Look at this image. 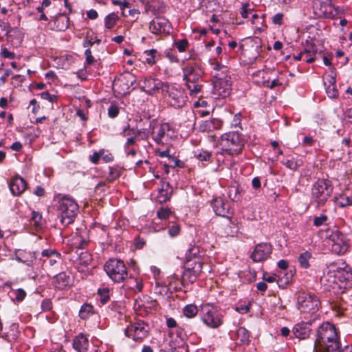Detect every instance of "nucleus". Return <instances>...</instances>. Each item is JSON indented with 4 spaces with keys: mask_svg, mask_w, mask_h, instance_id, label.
I'll list each match as a JSON object with an SVG mask.
<instances>
[{
    "mask_svg": "<svg viewBox=\"0 0 352 352\" xmlns=\"http://www.w3.org/2000/svg\"><path fill=\"white\" fill-rule=\"evenodd\" d=\"M124 333L136 342H142L148 336V325L143 321H138L128 325Z\"/></svg>",
    "mask_w": 352,
    "mask_h": 352,
    "instance_id": "14",
    "label": "nucleus"
},
{
    "mask_svg": "<svg viewBox=\"0 0 352 352\" xmlns=\"http://www.w3.org/2000/svg\"><path fill=\"white\" fill-rule=\"evenodd\" d=\"M14 259L28 267H33L37 262V256L35 252L27 250L17 249L14 252Z\"/></svg>",
    "mask_w": 352,
    "mask_h": 352,
    "instance_id": "21",
    "label": "nucleus"
},
{
    "mask_svg": "<svg viewBox=\"0 0 352 352\" xmlns=\"http://www.w3.org/2000/svg\"><path fill=\"white\" fill-rule=\"evenodd\" d=\"M212 94L215 98H226L231 91V78L227 74L215 73L213 74Z\"/></svg>",
    "mask_w": 352,
    "mask_h": 352,
    "instance_id": "9",
    "label": "nucleus"
},
{
    "mask_svg": "<svg viewBox=\"0 0 352 352\" xmlns=\"http://www.w3.org/2000/svg\"><path fill=\"white\" fill-rule=\"evenodd\" d=\"M237 337L240 340L242 344H249L250 332L244 327H240L237 331Z\"/></svg>",
    "mask_w": 352,
    "mask_h": 352,
    "instance_id": "40",
    "label": "nucleus"
},
{
    "mask_svg": "<svg viewBox=\"0 0 352 352\" xmlns=\"http://www.w3.org/2000/svg\"><path fill=\"white\" fill-rule=\"evenodd\" d=\"M303 54H313L317 56H321L322 52H318L316 45L313 42L306 41V45L302 51Z\"/></svg>",
    "mask_w": 352,
    "mask_h": 352,
    "instance_id": "35",
    "label": "nucleus"
},
{
    "mask_svg": "<svg viewBox=\"0 0 352 352\" xmlns=\"http://www.w3.org/2000/svg\"><path fill=\"white\" fill-rule=\"evenodd\" d=\"M132 133L135 136L138 141L139 140H146L149 137V131L146 129H132Z\"/></svg>",
    "mask_w": 352,
    "mask_h": 352,
    "instance_id": "43",
    "label": "nucleus"
},
{
    "mask_svg": "<svg viewBox=\"0 0 352 352\" xmlns=\"http://www.w3.org/2000/svg\"><path fill=\"white\" fill-rule=\"evenodd\" d=\"M98 294L100 298V301L102 304H105L109 300V289L108 288L98 289Z\"/></svg>",
    "mask_w": 352,
    "mask_h": 352,
    "instance_id": "45",
    "label": "nucleus"
},
{
    "mask_svg": "<svg viewBox=\"0 0 352 352\" xmlns=\"http://www.w3.org/2000/svg\"><path fill=\"white\" fill-rule=\"evenodd\" d=\"M86 56L85 63L88 65L93 64L95 62L94 57L91 54V51L89 48H87L85 52Z\"/></svg>",
    "mask_w": 352,
    "mask_h": 352,
    "instance_id": "62",
    "label": "nucleus"
},
{
    "mask_svg": "<svg viewBox=\"0 0 352 352\" xmlns=\"http://www.w3.org/2000/svg\"><path fill=\"white\" fill-rule=\"evenodd\" d=\"M60 258H61V255L60 253L54 254H52V256L47 261L46 263H43V264L45 265L46 266L47 265L54 266L55 264L57 263V262L58 261L60 260Z\"/></svg>",
    "mask_w": 352,
    "mask_h": 352,
    "instance_id": "55",
    "label": "nucleus"
},
{
    "mask_svg": "<svg viewBox=\"0 0 352 352\" xmlns=\"http://www.w3.org/2000/svg\"><path fill=\"white\" fill-rule=\"evenodd\" d=\"M119 108L115 104H111L108 109V116L111 118L117 117L119 114Z\"/></svg>",
    "mask_w": 352,
    "mask_h": 352,
    "instance_id": "58",
    "label": "nucleus"
},
{
    "mask_svg": "<svg viewBox=\"0 0 352 352\" xmlns=\"http://www.w3.org/2000/svg\"><path fill=\"white\" fill-rule=\"evenodd\" d=\"M328 275L335 278H338L340 281L349 280L352 278V273L346 263L342 259H339L329 265Z\"/></svg>",
    "mask_w": 352,
    "mask_h": 352,
    "instance_id": "16",
    "label": "nucleus"
},
{
    "mask_svg": "<svg viewBox=\"0 0 352 352\" xmlns=\"http://www.w3.org/2000/svg\"><path fill=\"white\" fill-rule=\"evenodd\" d=\"M179 232H180V227L177 224L173 225L168 229V234L171 237L177 236L179 234Z\"/></svg>",
    "mask_w": 352,
    "mask_h": 352,
    "instance_id": "61",
    "label": "nucleus"
},
{
    "mask_svg": "<svg viewBox=\"0 0 352 352\" xmlns=\"http://www.w3.org/2000/svg\"><path fill=\"white\" fill-rule=\"evenodd\" d=\"M199 309L194 304H189L186 305L183 309L184 315L188 318H194L198 313Z\"/></svg>",
    "mask_w": 352,
    "mask_h": 352,
    "instance_id": "39",
    "label": "nucleus"
},
{
    "mask_svg": "<svg viewBox=\"0 0 352 352\" xmlns=\"http://www.w3.org/2000/svg\"><path fill=\"white\" fill-rule=\"evenodd\" d=\"M218 144L221 151L217 152V161H220V156L227 154L234 157L241 154L244 148L243 135L238 131H230L225 133L218 140Z\"/></svg>",
    "mask_w": 352,
    "mask_h": 352,
    "instance_id": "3",
    "label": "nucleus"
},
{
    "mask_svg": "<svg viewBox=\"0 0 352 352\" xmlns=\"http://www.w3.org/2000/svg\"><path fill=\"white\" fill-rule=\"evenodd\" d=\"M328 217L325 214H321L319 217H315L314 219V225L316 227L321 226L326 223Z\"/></svg>",
    "mask_w": 352,
    "mask_h": 352,
    "instance_id": "54",
    "label": "nucleus"
},
{
    "mask_svg": "<svg viewBox=\"0 0 352 352\" xmlns=\"http://www.w3.org/2000/svg\"><path fill=\"white\" fill-rule=\"evenodd\" d=\"M312 321H300L295 324L292 330L291 338L298 340H306L309 338L311 333Z\"/></svg>",
    "mask_w": 352,
    "mask_h": 352,
    "instance_id": "20",
    "label": "nucleus"
},
{
    "mask_svg": "<svg viewBox=\"0 0 352 352\" xmlns=\"http://www.w3.org/2000/svg\"><path fill=\"white\" fill-rule=\"evenodd\" d=\"M202 272V265L199 260L185 263L184 270L182 273L180 284L186 287L189 284L194 283Z\"/></svg>",
    "mask_w": 352,
    "mask_h": 352,
    "instance_id": "13",
    "label": "nucleus"
},
{
    "mask_svg": "<svg viewBox=\"0 0 352 352\" xmlns=\"http://www.w3.org/2000/svg\"><path fill=\"white\" fill-rule=\"evenodd\" d=\"M89 242V240L83 238L82 236H78L75 238V245L78 249H85L87 246Z\"/></svg>",
    "mask_w": 352,
    "mask_h": 352,
    "instance_id": "47",
    "label": "nucleus"
},
{
    "mask_svg": "<svg viewBox=\"0 0 352 352\" xmlns=\"http://www.w3.org/2000/svg\"><path fill=\"white\" fill-rule=\"evenodd\" d=\"M336 78L331 76L329 79V85L326 86V93L331 98H336L338 97L339 92L336 86Z\"/></svg>",
    "mask_w": 352,
    "mask_h": 352,
    "instance_id": "30",
    "label": "nucleus"
},
{
    "mask_svg": "<svg viewBox=\"0 0 352 352\" xmlns=\"http://www.w3.org/2000/svg\"><path fill=\"white\" fill-rule=\"evenodd\" d=\"M212 207L215 214L218 216L228 218L232 214L230 204L220 197L213 199Z\"/></svg>",
    "mask_w": 352,
    "mask_h": 352,
    "instance_id": "23",
    "label": "nucleus"
},
{
    "mask_svg": "<svg viewBox=\"0 0 352 352\" xmlns=\"http://www.w3.org/2000/svg\"><path fill=\"white\" fill-rule=\"evenodd\" d=\"M185 85L188 89L190 96H197L201 92V88L203 87L198 82H185Z\"/></svg>",
    "mask_w": 352,
    "mask_h": 352,
    "instance_id": "36",
    "label": "nucleus"
},
{
    "mask_svg": "<svg viewBox=\"0 0 352 352\" xmlns=\"http://www.w3.org/2000/svg\"><path fill=\"white\" fill-rule=\"evenodd\" d=\"M54 208L60 223L68 226L74 222L78 212V205L69 195L58 194L54 197Z\"/></svg>",
    "mask_w": 352,
    "mask_h": 352,
    "instance_id": "2",
    "label": "nucleus"
},
{
    "mask_svg": "<svg viewBox=\"0 0 352 352\" xmlns=\"http://www.w3.org/2000/svg\"><path fill=\"white\" fill-rule=\"evenodd\" d=\"M129 78H133V77L130 74H127L125 76L119 78L116 81L113 83V87L116 88L117 87H121L124 85L122 88V92H120V94H126L129 92L130 86L128 82H125V81H128Z\"/></svg>",
    "mask_w": 352,
    "mask_h": 352,
    "instance_id": "31",
    "label": "nucleus"
},
{
    "mask_svg": "<svg viewBox=\"0 0 352 352\" xmlns=\"http://www.w3.org/2000/svg\"><path fill=\"white\" fill-rule=\"evenodd\" d=\"M189 45L187 39H181L175 42V46L179 52H184Z\"/></svg>",
    "mask_w": 352,
    "mask_h": 352,
    "instance_id": "51",
    "label": "nucleus"
},
{
    "mask_svg": "<svg viewBox=\"0 0 352 352\" xmlns=\"http://www.w3.org/2000/svg\"><path fill=\"white\" fill-rule=\"evenodd\" d=\"M195 157L202 162H210L211 161L212 154L206 150L197 149L194 152Z\"/></svg>",
    "mask_w": 352,
    "mask_h": 352,
    "instance_id": "34",
    "label": "nucleus"
},
{
    "mask_svg": "<svg viewBox=\"0 0 352 352\" xmlns=\"http://www.w3.org/2000/svg\"><path fill=\"white\" fill-rule=\"evenodd\" d=\"M335 201L342 208L352 206V199L346 195H340L339 197H336Z\"/></svg>",
    "mask_w": 352,
    "mask_h": 352,
    "instance_id": "41",
    "label": "nucleus"
},
{
    "mask_svg": "<svg viewBox=\"0 0 352 352\" xmlns=\"http://www.w3.org/2000/svg\"><path fill=\"white\" fill-rule=\"evenodd\" d=\"M104 154V150L101 149L99 151V152H94L92 155H90L89 160L90 161L94 164H97L98 163V161L101 157V155Z\"/></svg>",
    "mask_w": 352,
    "mask_h": 352,
    "instance_id": "59",
    "label": "nucleus"
},
{
    "mask_svg": "<svg viewBox=\"0 0 352 352\" xmlns=\"http://www.w3.org/2000/svg\"><path fill=\"white\" fill-rule=\"evenodd\" d=\"M311 258V253L306 251L300 254L298 262L300 266L304 269H308L310 267L309 260Z\"/></svg>",
    "mask_w": 352,
    "mask_h": 352,
    "instance_id": "37",
    "label": "nucleus"
},
{
    "mask_svg": "<svg viewBox=\"0 0 352 352\" xmlns=\"http://www.w3.org/2000/svg\"><path fill=\"white\" fill-rule=\"evenodd\" d=\"M121 172L117 167L111 166L109 167V171L107 175V179L111 182L119 178Z\"/></svg>",
    "mask_w": 352,
    "mask_h": 352,
    "instance_id": "42",
    "label": "nucleus"
},
{
    "mask_svg": "<svg viewBox=\"0 0 352 352\" xmlns=\"http://www.w3.org/2000/svg\"><path fill=\"white\" fill-rule=\"evenodd\" d=\"M0 54L3 58L9 59H14L16 56L14 52H10L6 47L1 48Z\"/></svg>",
    "mask_w": 352,
    "mask_h": 352,
    "instance_id": "60",
    "label": "nucleus"
},
{
    "mask_svg": "<svg viewBox=\"0 0 352 352\" xmlns=\"http://www.w3.org/2000/svg\"><path fill=\"white\" fill-rule=\"evenodd\" d=\"M199 314L201 322L208 328L218 329L223 324L224 311L214 304H202Z\"/></svg>",
    "mask_w": 352,
    "mask_h": 352,
    "instance_id": "4",
    "label": "nucleus"
},
{
    "mask_svg": "<svg viewBox=\"0 0 352 352\" xmlns=\"http://www.w3.org/2000/svg\"><path fill=\"white\" fill-rule=\"evenodd\" d=\"M222 126V121L217 118H212L205 120L201 125V129L204 131H212L220 129Z\"/></svg>",
    "mask_w": 352,
    "mask_h": 352,
    "instance_id": "28",
    "label": "nucleus"
},
{
    "mask_svg": "<svg viewBox=\"0 0 352 352\" xmlns=\"http://www.w3.org/2000/svg\"><path fill=\"white\" fill-rule=\"evenodd\" d=\"M146 240L140 236H136L133 241V245L135 249L142 250L146 245Z\"/></svg>",
    "mask_w": 352,
    "mask_h": 352,
    "instance_id": "53",
    "label": "nucleus"
},
{
    "mask_svg": "<svg viewBox=\"0 0 352 352\" xmlns=\"http://www.w3.org/2000/svg\"><path fill=\"white\" fill-rule=\"evenodd\" d=\"M313 9L316 16L333 19L337 14V10L331 0H314Z\"/></svg>",
    "mask_w": 352,
    "mask_h": 352,
    "instance_id": "15",
    "label": "nucleus"
},
{
    "mask_svg": "<svg viewBox=\"0 0 352 352\" xmlns=\"http://www.w3.org/2000/svg\"><path fill=\"white\" fill-rule=\"evenodd\" d=\"M104 270L114 283H121L128 276L124 263L117 258L109 259L104 265Z\"/></svg>",
    "mask_w": 352,
    "mask_h": 352,
    "instance_id": "8",
    "label": "nucleus"
},
{
    "mask_svg": "<svg viewBox=\"0 0 352 352\" xmlns=\"http://www.w3.org/2000/svg\"><path fill=\"white\" fill-rule=\"evenodd\" d=\"M173 192V188L167 182L162 181L161 188L159 189L157 199L160 203L168 201Z\"/></svg>",
    "mask_w": 352,
    "mask_h": 352,
    "instance_id": "24",
    "label": "nucleus"
},
{
    "mask_svg": "<svg viewBox=\"0 0 352 352\" xmlns=\"http://www.w3.org/2000/svg\"><path fill=\"white\" fill-rule=\"evenodd\" d=\"M171 214V210L168 208H161L157 212V216L160 219H166Z\"/></svg>",
    "mask_w": 352,
    "mask_h": 352,
    "instance_id": "50",
    "label": "nucleus"
},
{
    "mask_svg": "<svg viewBox=\"0 0 352 352\" xmlns=\"http://www.w3.org/2000/svg\"><path fill=\"white\" fill-rule=\"evenodd\" d=\"M250 4L248 3H245L242 4L241 15L243 18L246 19L248 17V15L252 13V9L249 8Z\"/></svg>",
    "mask_w": 352,
    "mask_h": 352,
    "instance_id": "57",
    "label": "nucleus"
},
{
    "mask_svg": "<svg viewBox=\"0 0 352 352\" xmlns=\"http://www.w3.org/2000/svg\"><path fill=\"white\" fill-rule=\"evenodd\" d=\"M280 163L293 171L296 170L303 164L301 159L295 157L283 159Z\"/></svg>",
    "mask_w": 352,
    "mask_h": 352,
    "instance_id": "29",
    "label": "nucleus"
},
{
    "mask_svg": "<svg viewBox=\"0 0 352 352\" xmlns=\"http://www.w3.org/2000/svg\"><path fill=\"white\" fill-rule=\"evenodd\" d=\"M58 253L57 251H56L54 249H46L43 250L41 252V256L44 258H39L38 259V262L42 261L43 263H46L47 261L50 259L52 256V254Z\"/></svg>",
    "mask_w": 352,
    "mask_h": 352,
    "instance_id": "46",
    "label": "nucleus"
},
{
    "mask_svg": "<svg viewBox=\"0 0 352 352\" xmlns=\"http://www.w3.org/2000/svg\"><path fill=\"white\" fill-rule=\"evenodd\" d=\"M316 352H340L341 343L338 330L329 322L322 323L316 330Z\"/></svg>",
    "mask_w": 352,
    "mask_h": 352,
    "instance_id": "1",
    "label": "nucleus"
},
{
    "mask_svg": "<svg viewBox=\"0 0 352 352\" xmlns=\"http://www.w3.org/2000/svg\"><path fill=\"white\" fill-rule=\"evenodd\" d=\"M74 349L78 352H85L88 349L89 340L83 333H79L75 337L72 343Z\"/></svg>",
    "mask_w": 352,
    "mask_h": 352,
    "instance_id": "25",
    "label": "nucleus"
},
{
    "mask_svg": "<svg viewBox=\"0 0 352 352\" xmlns=\"http://www.w3.org/2000/svg\"><path fill=\"white\" fill-rule=\"evenodd\" d=\"M119 20V16L115 12L107 15L104 18V26L107 29H111Z\"/></svg>",
    "mask_w": 352,
    "mask_h": 352,
    "instance_id": "38",
    "label": "nucleus"
},
{
    "mask_svg": "<svg viewBox=\"0 0 352 352\" xmlns=\"http://www.w3.org/2000/svg\"><path fill=\"white\" fill-rule=\"evenodd\" d=\"M211 65L212 66L213 70L214 71V74L215 73L227 74V72H228L227 67L222 65L221 63H220L217 61H214V62L212 63Z\"/></svg>",
    "mask_w": 352,
    "mask_h": 352,
    "instance_id": "49",
    "label": "nucleus"
},
{
    "mask_svg": "<svg viewBox=\"0 0 352 352\" xmlns=\"http://www.w3.org/2000/svg\"><path fill=\"white\" fill-rule=\"evenodd\" d=\"M160 56L159 52L156 49L144 50L141 55V58L144 64L154 65L157 59Z\"/></svg>",
    "mask_w": 352,
    "mask_h": 352,
    "instance_id": "26",
    "label": "nucleus"
},
{
    "mask_svg": "<svg viewBox=\"0 0 352 352\" xmlns=\"http://www.w3.org/2000/svg\"><path fill=\"white\" fill-rule=\"evenodd\" d=\"M151 135L157 144L166 145L170 142L174 135V131L168 123L164 122L153 125Z\"/></svg>",
    "mask_w": 352,
    "mask_h": 352,
    "instance_id": "10",
    "label": "nucleus"
},
{
    "mask_svg": "<svg viewBox=\"0 0 352 352\" xmlns=\"http://www.w3.org/2000/svg\"><path fill=\"white\" fill-rule=\"evenodd\" d=\"M333 186L327 179H319L311 188V201L316 204L317 208L323 206L331 196Z\"/></svg>",
    "mask_w": 352,
    "mask_h": 352,
    "instance_id": "6",
    "label": "nucleus"
},
{
    "mask_svg": "<svg viewBox=\"0 0 352 352\" xmlns=\"http://www.w3.org/2000/svg\"><path fill=\"white\" fill-rule=\"evenodd\" d=\"M183 80L185 82H197L204 74L200 63L196 59H190L182 67Z\"/></svg>",
    "mask_w": 352,
    "mask_h": 352,
    "instance_id": "12",
    "label": "nucleus"
},
{
    "mask_svg": "<svg viewBox=\"0 0 352 352\" xmlns=\"http://www.w3.org/2000/svg\"><path fill=\"white\" fill-rule=\"evenodd\" d=\"M241 192L238 186H232L229 188L228 197L234 201H238L241 199Z\"/></svg>",
    "mask_w": 352,
    "mask_h": 352,
    "instance_id": "44",
    "label": "nucleus"
},
{
    "mask_svg": "<svg viewBox=\"0 0 352 352\" xmlns=\"http://www.w3.org/2000/svg\"><path fill=\"white\" fill-rule=\"evenodd\" d=\"M8 186L13 196L19 197L25 191L28 184L22 177L16 175L9 180Z\"/></svg>",
    "mask_w": 352,
    "mask_h": 352,
    "instance_id": "22",
    "label": "nucleus"
},
{
    "mask_svg": "<svg viewBox=\"0 0 352 352\" xmlns=\"http://www.w3.org/2000/svg\"><path fill=\"white\" fill-rule=\"evenodd\" d=\"M173 28L168 19L164 17H156L149 23V30L157 35H168Z\"/></svg>",
    "mask_w": 352,
    "mask_h": 352,
    "instance_id": "17",
    "label": "nucleus"
},
{
    "mask_svg": "<svg viewBox=\"0 0 352 352\" xmlns=\"http://www.w3.org/2000/svg\"><path fill=\"white\" fill-rule=\"evenodd\" d=\"M113 4L120 6V10L122 11V14L124 16H126V8H130V3L127 1L122 2L120 0H113Z\"/></svg>",
    "mask_w": 352,
    "mask_h": 352,
    "instance_id": "52",
    "label": "nucleus"
},
{
    "mask_svg": "<svg viewBox=\"0 0 352 352\" xmlns=\"http://www.w3.org/2000/svg\"><path fill=\"white\" fill-rule=\"evenodd\" d=\"M41 310L42 311H49L52 309V302L49 298H45L41 302Z\"/></svg>",
    "mask_w": 352,
    "mask_h": 352,
    "instance_id": "56",
    "label": "nucleus"
},
{
    "mask_svg": "<svg viewBox=\"0 0 352 352\" xmlns=\"http://www.w3.org/2000/svg\"><path fill=\"white\" fill-rule=\"evenodd\" d=\"M241 113H237L234 115L231 124L235 127H237V126L241 127Z\"/></svg>",
    "mask_w": 352,
    "mask_h": 352,
    "instance_id": "64",
    "label": "nucleus"
},
{
    "mask_svg": "<svg viewBox=\"0 0 352 352\" xmlns=\"http://www.w3.org/2000/svg\"><path fill=\"white\" fill-rule=\"evenodd\" d=\"M163 94L166 102L175 109L183 107L188 98L184 89L180 85L168 82Z\"/></svg>",
    "mask_w": 352,
    "mask_h": 352,
    "instance_id": "5",
    "label": "nucleus"
},
{
    "mask_svg": "<svg viewBox=\"0 0 352 352\" xmlns=\"http://www.w3.org/2000/svg\"><path fill=\"white\" fill-rule=\"evenodd\" d=\"M272 252V246L268 243L257 244L250 255L254 262H262L267 260Z\"/></svg>",
    "mask_w": 352,
    "mask_h": 352,
    "instance_id": "19",
    "label": "nucleus"
},
{
    "mask_svg": "<svg viewBox=\"0 0 352 352\" xmlns=\"http://www.w3.org/2000/svg\"><path fill=\"white\" fill-rule=\"evenodd\" d=\"M94 307L87 303L83 304L79 311V317L82 320H87L94 314Z\"/></svg>",
    "mask_w": 352,
    "mask_h": 352,
    "instance_id": "33",
    "label": "nucleus"
},
{
    "mask_svg": "<svg viewBox=\"0 0 352 352\" xmlns=\"http://www.w3.org/2000/svg\"><path fill=\"white\" fill-rule=\"evenodd\" d=\"M8 295L12 300L14 302H21L25 299L26 296V292L21 288L17 289H12L9 292Z\"/></svg>",
    "mask_w": 352,
    "mask_h": 352,
    "instance_id": "32",
    "label": "nucleus"
},
{
    "mask_svg": "<svg viewBox=\"0 0 352 352\" xmlns=\"http://www.w3.org/2000/svg\"><path fill=\"white\" fill-rule=\"evenodd\" d=\"M329 244L333 253L340 255L348 250L349 241L345 234L338 230H335L329 236Z\"/></svg>",
    "mask_w": 352,
    "mask_h": 352,
    "instance_id": "11",
    "label": "nucleus"
},
{
    "mask_svg": "<svg viewBox=\"0 0 352 352\" xmlns=\"http://www.w3.org/2000/svg\"><path fill=\"white\" fill-rule=\"evenodd\" d=\"M321 305L319 298L314 294L300 292L297 294L296 306L301 314H314Z\"/></svg>",
    "mask_w": 352,
    "mask_h": 352,
    "instance_id": "7",
    "label": "nucleus"
},
{
    "mask_svg": "<svg viewBox=\"0 0 352 352\" xmlns=\"http://www.w3.org/2000/svg\"><path fill=\"white\" fill-rule=\"evenodd\" d=\"M283 14L282 13H277L272 16V21L274 24L281 25L283 24Z\"/></svg>",
    "mask_w": 352,
    "mask_h": 352,
    "instance_id": "63",
    "label": "nucleus"
},
{
    "mask_svg": "<svg viewBox=\"0 0 352 352\" xmlns=\"http://www.w3.org/2000/svg\"><path fill=\"white\" fill-rule=\"evenodd\" d=\"M200 250L199 248L197 245H190V247L187 250L185 256V263L188 262H193L196 261V260H199L203 265L202 258L200 255Z\"/></svg>",
    "mask_w": 352,
    "mask_h": 352,
    "instance_id": "27",
    "label": "nucleus"
},
{
    "mask_svg": "<svg viewBox=\"0 0 352 352\" xmlns=\"http://www.w3.org/2000/svg\"><path fill=\"white\" fill-rule=\"evenodd\" d=\"M30 221L34 226L39 227L41 225L42 215L38 212L32 211Z\"/></svg>",
    "mask_w": 352,
    "mask_h": 352,
    "instance_id": "48",
    "label": "nucleus"
},
{
    "mask_svg": "<svg viewBox=\"0 0 352 352\" xmlns=\"http://www.w3.org/2000/svg\"><path fill=\"white\" fill-rule=\"evenodd\" d=\"M167 82H164L158 78L151 76L144 78L142 82V89L148 95L153 96L160 91L163 93Z\"/></svg>",
    "mask_w": 352,
    "mask_h": 352,
    "instance_id": "18",
    "label": "nucleus"
}]
</instances>
